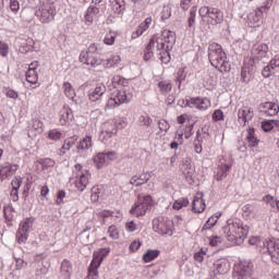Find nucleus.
<instances>
[{
    "label": "nucleus",
    "instance_id": "1",
    "mask_svg": "<svg viewBox=\"0 0 279 279\" xmlns=\"http://www.w3.org/2000/svg\"><path fill=\"white\" fill-rule=\"evenodd\" d=\"M220 234L229 245H243L250 234V227L239 218H229L221 228Z\"/></svg>",
    "mask_w": 279,
    "mask_h": 279
},
{
    "label": "nucleus",
    "instance_id": "2",
    "mask_svg": "<svg viewBox=\"0 0 279 279\" xmlns=\"http://www.w3.org/2000/svg\"><path fill=\"white\" fill-rule=\"evenodd\" d=\"M112 83L114 84L117 90L113 92L111 97L108 99V108H119V106H122V104H129V101H132V93H130V88L125 86L128 84L125 78L121 76H114L112 78Z\"/></svg>",
    "mask_w": 279,
    "mask_h": 279
},
{
    "label": "nucleus",
    "instance_id": "3",
    "mask_svg": "<svg viewBox=\"0 0 279 279\" xmlns=\"http://www.w3.org/2000/svg\"><path fill=\"white\" fill-rule=\"evenodd\" d=\"M208 56L211 66L220 71V73H228L230 71L228 56L219 44H210Z\"/></svg>",
    "mask_w": 279,
    "mask_h": 279
},
{
    "label": "nucleus",
    "instance_id": "4",
    "mask_svg": "<svg viewBox=\"0 0 279 279\" xmlns=\"http://www.w3.org/2000/svg\"><path fill=\"white\" fill-rule=\"evenodd\" d=\"M70 184L83 193V191H86L88 184H90V172L84 169L82 165L76 163L74 166L73 177L70 179Z\"/></svg>",
    "mask_w": 279,
    "mask_h": 279
},
{
    "label": "nucleus",
    "instance_id": "5",
    "mask_svg": "<svg viewBox=\"0 0 279 279\" xmlns=\"http://www.w3.org/2000/svg\"><path fill=\"white\" fill-rule=\"evenodd\" d=\"M153 230L160 236H173L175 234V225L169 218H158L153 222Z\"/></svg>",
    "mask_w": 279,
    "mask_h": 279
},
{
    "label": "nucleus",
    "instance_id": "6",
    "mask_svg": "<svg viewBox=\"0 0 279 279\" xmlns=\"http://www.w3.org/2000/svg\"><path fill=\"white\" fill-rule=\"evenodd\" d=\"M205 23L209 25H219L223 23V13L215 8L202 7L198 11Z\"/></svg>",
    "mask_w": 279,
    "mask_h": 279
},
{
    "label": "nucleus",
    "instance_id": "7",
    "mask_svg": "<svg viewBox=\"0 0 279 279\" xmlns=\"http://www.w3.org/2000/svg\"><path fill=\"white\" fill-rule=\"evenodd\" d=\"M151 206H154V198H151V196L149 195L142 196L132 206L130 213L134 217H144V215L147 214V210H149Z\"/></svg>",
    "mask_w": 279,
    "mask_h": 279
},
{
    "label": "nucleus",
    "instance_id": "8",
    "mask_svg": "<svg viewBox=\"0 0 279 279\" xmlns=\"http://www.w3.org/2000/svg\"><path fill=\"white\" fill-rule=\"evenodd\" d=\"M117 158L116 151L98 153L93 157L94 167L96 169H104V167H108V163L117 160Z\"/></svg>",
    "mask_w": 279,
    "mask_h": 279
},
{
    "label": "nucleus",
    "instance_id": "9",
    "mask_svg": "<svg viewBox=\"0 0 279 279\" xmlns=\"http://www.w3.org/2000/svg\"><path fill=\"white\" fill-rule=\"evenodd\" d=\"M252 276V264L247 260H242L234 266L233 278L247 279Z\"/></svg>",
    "mask_w": 279,
    "mask_h": 279
},
{
    "label": "nucleus",
    "instance_id": "10",
    "mask_svg": "<svg viewBox=\"0 0 279 279\" xmlns=\"http://www.w3.org/2000/svg\"><path fill=\"white\" fill-rule=\"evenodd\" d=\"M114 136V120H108L100 126L98 138L101 143H108Z\"/></svg>",
    "mask_w": 279,
    "mask_h": 279
},
{
    "label": "nucleus",
    "instance_id": "11",
    "mask_svg": "<svg viewBox=\"0 0 279 279\" xmlns=\"http://www.w3.org/2000/svg\"><path fill=\"white\" fill-rule=\"evenodd\" d=\"M80 62H82V64H86V66H90L92 69H99L105 64V61L101 58L93 56V53L88 51H83L80 54Z\"/></svg>",
    "mask_w": 279,
    "mask_h": 279
},
{
    "label": "nucleus",
    "instance_id": "12",
    "mask_svg": "<svg viewBox=\"0 0 279 279\" xmlns=\"http://www.w3.org/2000/svg\"><path fill=\"white\" fill-rule=\"evenodd\" d=\"M36 16L39 17L40 23H51L53 16H56V8L51 4H46L36 12Z\"/></svg>",
    "mask_w": 279,
    "mask_h": 279
},
{
    "label": "nucleus",
    "instance_id": "13",
    "mask_svg": "<svg viewBox=\"0 0 279 279\" xmlns=\"http://www.w3.org/2000/svg\"><path fill=\"white\" fill-rule=\"evenodd\" d=\"M246 23L248 27H260L265 23L263 9H256L247 14Z\"/></svg>",
    "mask_w": 279,
    "mask_h": 279
},
{
    "label": "nucleus",
    "instance_id": "14",
    "mask_svg": "<svg viewBox=\"0 0 279 279\" xmlns=\"http://www.w3.org/2000/svg\"><path fill=\"white\" fill-rule=\"evenodd\" d=\"M155 43H158L159 47L160 45H165L166 47H170V49H172L173 45L175 44V33L170 29H165L161 33L160 38H155Z\"/></svg>",
    "mask_w": 279,
    "mask_h": 279
},
{
    "label": "nucleus",
    "instance_id": "15",
    "mask_svg": "<svg viewBox=\"0 0 279 279\" xmlns=\"http://www.w3.org/2000/svg\"><path fill=\"white\" fill-rule=\"evenodd\" d=\"M93 149V136L86 135L77 143V154L81 156H88V153Z\"/></svg>",
    "mask_w": 279,
    "mask_h": 279
},
{
    "label": "nucleus",
    "instance_id": "16",
    "mask_svg": "<svg viewBox=\"0 0 279 279\" xmlns=\"http://www.w3.org/2000/svg\"><path fill=\"white\" fill-rule=\"evenodd\" d=\"M190 105L193 106L196 110H201V112H205V110H208L211 108L213 102L209 98L206 97H196L191 98Z\"/></svg>",
    "mask_w": 279,
    "mask_h": 279
},
{
    "label": "nucleus",
    "instance_id": "17",
    "mask_svg": "<svg viewBox=\"0 0 279 279\" xmlns=\"http://www.w3.org/2000/svg\"><path fill=\"white\" fill-rule=\"evenodd\" d=\"M108 254H110V247L96 250L93 254V260H92L93 267L95 268L101 267V263H104V258H106Z\"/></svg>",
    "mask_w": 279,
    "mask_h": 279
},
{
    "label": "nucleus",
    "instance_id": "18",
    "mask_svg": "<svg viewBox=\"0 0 279 279\" xmlns=\"http://www.w3.org/2000/svg\"><path fill=\"white\" fill-rule=\"evenodd\" d=\"M192 210L196 214H202L206 210V201L204 199V193L197 192L192 203Z\"/></svg>",
    "mask_w": 279,
    "mask_h": 279
},
{
    "label": "nucleus",
    "instance_id": "19",
    "mask_svg": "<svg viewBox=\"0 0 279 279\" xmlns=\"http://www.w3.org/2000/svg\"><path fill=\"white\" fill-rule=\"evenodd\" d=\"M267 250L272 263L279 265V240L272 239L267 242Z\"/></svg>",
    "mask_w": 279,
    "mask_h": 279
},
{
    "label": "nucleus",
    "instance_id": "20",
    "mask_svg": "<svg viewBox=\"0 0 279 279\" xmlns=\"http://www.w3.org/2000/svg\"><path fill=\"white\" fill-rule=\"evenodd\" d=\"M239 123L241 125H247L252 119H254V109L250 107H244L239 110L238 113Z\"/></svg>",
    "mask_w": 279,
    "mask_h": 279
},
{
    "label": "nucleus",
    "instance_id": "21",
    "mask_svg": "<svg viewBox=\"0 0 279 279\" xmlns=\"http://www.w3.org/2000/svg\"><path fill=\"white\" fill-rule=\"evenodd\" d=\"M153 21L154 20L151 19V16L146 17L145 21H143L136 27V29L132 33L131 38H133V39L141 38V36H143V34H145V32H147V29H149Z\"/></svg>",
    "mask_w": 279,
    "mask_h": 279
},
{
    "label": "nucleus",
    "instance_id": "22",
    "mask_svg": "<svg viewBox=\"0 0 279 279\" xmlns=\"http://www.w3.org/2000/svg\"><path fill=\"white\" fill-rule=\"evenodd\" d=\"M151 175L148 172H140L134 174L131 180L130 184L133 186H143V184H147Z\"/></svg>",
    "mask_w": 279,
    "mask_h": 279
},
{
    "label": "nucleus",
    "instance_id": "23",
    "mask_svg": "<svg viewBox=\"0 0 279 279\" xmlns=\"http://www.w3.org/2000/svg\"><path fill=\"white\" fill-rule=\"evenodd\" d=\"M159 41H156V37H154L153 39H150L149 44L146 47V50L144 52V60L146 62H149V60H151V58H154V51H158L160 50V45H158Z\"/></svg>",
    "mask_w": 279,
    "mask_h": 279
},
{
    "label": "nucleus",
    "instance_id": "24",
    "mask_svg": "<svg viewBox=\"0 0 279 279\" xmlns=\"http://www.w3.org/2000/svg\"><path fill=\"white\" fill-rule=\"evenodd\" d=\"M269 53V47L266 44H257L253 48V57L256 60H263V58H267Z\"/></svg>",
    "mask_w": 279,
    "mask_h": 279
},
{
    "label": "nucleus",
    "instance_id": "25",
    "mask_svg": "<svg viewBox=\"0 0 279 279\" xmlns=\"http://www.w3.org/2000/svg\"><path fill=\"white\" fill-rule=\"evenodd\" d=\"M19 169V166L14 163H4L2 168L0 169V178L1 180H8L11 175H14L16 173V170Z\"/></svg>",
    "mask_w": 279,
    "mask_h": 279
},
{
    "label": "nucleus",
    "instance_id": "26",
    "mask_svg": "<svg viewBox=\"0 0 279 279\" xmlns=\"http://www.w3.org/2000/svg\"><path fill=\"white\" fill-rule=\"evenodd\" d=\"M260 110L268 117H276L279 112V106L276 102H263L260 105Z\"/></svg>",
    "mask_w": 279,
    "mask_h": 279
},
{
    "label": "nucleus",
    "instance_id": "27",
    "mask_svg": "<svg viewBox=\"0 0 279 279\" xmlns=\"http://www.w3.org/2000/svg\"><path fill=\"white\" fill-rule=\"evenodd\" d=\"M106 93V85L98 84L92 92L89 93V100L92 101H99L104 94Z\"/></svg>",
    "mask_w": 279,
    "mask_h": 279
},
{
    "label": "nucleus",
    "instance_id": "28",
    "mask_svg": "<svg viewBox=\"0 0 279 279\" xmlns=\"http://www.w3.org/2000/svg\"><path fill=\"white\" fill-rule=\"evenodd\" d=\"M159 59L163 64H169L171 62V56L169 54V51H171V46H166L165 44H160L159 50Z\"/></svg>",
    "mask_w": 279,
    "mask_h": 279
},
{
    "label": "nucleus",
    "instance_id": "29",
    "mask_svg": "<svg viewBox=\"0 0 279 279\" xmlns=\"http://www.w3.org/2000/svg\"><path fill=\"white\" fill-rule=\"evenodd\" d=\"M216 274L223 275L230 271V262L228 259H218L215 263Z\"/></svg>",
    "mask_w": 279,
    "mask_h": 279
},
{
    "label": "nucleus",
    "instance_id": "30",
    "mask_svg": "<svg viewBox=\"0 0 279 279\" xmlns=\"http://www.w3.org/2000/svg\"><path fill=\"white\" fill-rule=\"evenodd\" d=\"M222 215L223 214L221 211H217L214 215H211L203 226V230H213V228L217 226L219 219H221Z\"/></svg>",
    "mask_w": 279,
    "mask_h": 279
},
{
    "label": "nucleus",
    "instance_id": "31",
    "mask_svg": "<svg viewBox=\"0 0 279 279\" xmlns=\"http://www.w3.org/2000/svg\"><path fill=\"white\" fill-rule=\"evenodd\" d=\"M71 274H73V266H71L69 260H63L61 264L60 279H71Z\"/></svg>",
    "mask_w": 279,
    "mask_h": 279
},
{
    "label": "nucleus",
    "instance_id": "32",
    "mask_svg": "<svg viewBox=\"0 0 279 279\" xmlns=\"http://www.w3.org/2000/svg\"><path fill=\"white\" fill-rule=\"evenodd\" d=\"M34 217L24 218L20 221L17 229L29 233L32 232V228H34Z\"/></svg>",
    "mask_w": 279,
    "mask_h": 279
},
{
    "label": "nucleus",
    "instance_id": "33",
    "mask_svg": "<svg viewBox=\"0 0 279 279\" xmlns=\"http://www.w3.org/2000/svg\"><path fill=\"white\" fill-rule=\"evenodd\" d=\"M230 171V165L221 163L218 166V170L216 173V180L221 181L228 178V172Z\"/></svg>",
    "mask_w": 279,
    "mask_h": 279
},
{
    "label": "nucleus",
    "instance_id": "34",
    "mask_svg": "<svg viewBox=\"0 0 279 279\" xmlns=\"http://www.w3.org/2000/svg\"><path fill=\"white\" fill-rule=\"evenodd\" d=\"M71 121H73V110L70 108H63L61 111L60 123H62V125H69Z\"/></svg>",
    "mask_w": 279,
    "mask_h": 279
},
{
    "label": "nucleus",
    "instance_id": "35",
    "mask_svg": "<svg viewBox=\"0 0 279 279\" xmlns=\"http://www.w3.org/2000/svg\"><path fill=\"white\" fill-rule=\"evenodd\" d=\"M27 239H29V232L23 231V229H17L15 233V241L19 245H25L27 243Z\"/></svg>",
    "mask_w": 279,
    "mask_h": 279
},
{
    "label": "nucleus",
    "instance_id": "36",
    "mask_svg": "<svg viewBox=\"0 0 279 279\" xmlns=\"http://www.w3.org/2000/svg\"><path fill=\"white\" fill-rule=\"evenodd\" d=\"M157 256H160V251L148 250L144 253L142 259L144 260V263H151L153 260H156Z\"/></svg>",
    "mask_w": 279,
    "mask_h": 279
},
{
    "label": "nucleus",
    "instance_id": "37",
    "mask_svg": "<svg viewBox=\"0 0 279 279\" xmlns=\"http://www.w3.org/2000/svg\"><path fill=\"white\" fill-rule=\"evenodd\" d=\"M97 14H99V9L96 7H89L85 13V21L87 23H93V21L97 19Z\"/></svg>",
    "mask_w": 279,
    "mask_h": 279
},
{
    "label": "nucleus",
    "instance_id": "38",
    "mask_svg": "<svg viewBox=\"0 0 279 279\" xmlns=\"http://www.w3.org/2000/svg\"><path fill=\"white\" fill-rule=\"evenodd\" d=\"M119 64H121V56L113 54L105 61L104 66L112 68L119 66Z\"/></svg>",
    "mask_w": 279,
    "mask_h": 279
},
{
    "label": "nucleus",
    "instance_id": "39",
    "mask_svg": "<svg viewBox=\"0 0 279 279\" xmlns=\"http://www.w3.org/2000/svg\"><path fill=\"white\" fill-rule=\"evenodd\" d=\"M63 92L68 99H74L76 97L75 89L69 82L63 83Z\"/></svg>",
    "mask_w": 279,
    "mask_h": 279
},
{
    "label": "nucleus",
    "instance_id": "40",
    "mask_svg": "<svg viewBox=\"0 0 279 279\" xmlns=\"http://www.w3.org/2000/svg\"><path fill=\"white\" fill-rule=\"evenodd\" d=\"M250 245H254V247H258L259 252H265V242L260 240V236H252L248 240Z\"/></svg>",
    "mask_w": 279,
    "mask_h": 279
},
{
    "label": "nucleus",
    "instance_id": "41",
    "mask_svg": "<svg viewBox=\"0 0 279 279\" xmlns=\"http://www.w3.org/2000/svg\"><path fill=\"white\" fill-rule=\"evenodd\" d=\"M26 82L28 84H34L36 87H38V72L36 71H27L26 72Z\"/></svg>",
    "mask_w": 279,
    "mask_h": 279
},
{
    "label": "nucleus",
    "instance_id": "42",
    "mask_svg": "<svg viewBox=\"0 0 279 279\" xmlns=\"http://www.w3.org/2000/svg\"><path fill=\"white\" fill-rule=\"evenodd\" d=\"M111 8L116 14H121L123 10H125V1L124 0H114L111 3Z\"/></svg>",
    "mask_w": 279,
    "mask_h": 279
},
{
    "label": "nucleus",
    "instance_id": "43",
    "mask_svg": "<svg viewBox=\"0 0 279 279\" xmlns=\"http://www.w3.org/2000/svg\"><path fill=\"white\" fill-rule=\"evenodd\" d=\"M186 206H189V198L182 197L174 201L172 208L173 210H182V208H186Z\"/></svg>",
    "mask_w": 279,
    "mask_h": 279
},
{
    "label": "nucleus",
    "instance_id": "44",
    "mask_svg": "<svg viewBox=\"0 0 279 279\" xmlns=\"http://www.w3.org/2000/svg\"><path fill=\"white\" fill-rule=\"evenodd\" d=\"M250 75H252V66H248L245 63L244 66L242 68V72H241V82H243L245 84V82H247V80H250Z\"/></svg>",
    "mask_w": 279,
    "mask_h": 279
},
{
    "label": "nucleus",
    "instance_id": "45",
    "mask_svg": "<svg viewBox=\"0 0 279 279\" xmlns=\"http://www.w3.org/2000/svg\"><path fill=\"white\" fill-rule=\"evenodd\" d=\"M107 232H108L109 236L112 239V241H117V240H119V236H121V233L119 232V227H117L114 225H111L108 228Z\"/></svg>",
    "mask_w": 279,
    "mask_h": 279
},
{
    "label": "nucleus",
    "instance_id": "46",
    "mask_svg": "<svg viewBox=\"0 0 279 279\" xmlns=\"http://www.w3.org/2000/svg\"><path fill=\"white\" fill-rule=\"evenodd\" d=\"M209 241V245L211 247H219V245H221V243H223V236L221 235H210L208 238Z\"/></svg>",
    "mask_w": 279,
    "mask_h": 279
},
{
    "label": "nucleus",
    "instance_id": "47",
    "mask_svg": "<svg viewBox=\"0 0 279 279\" xmlns=\"http://www.w3.org/2000/svg\"><path fill=\"white\" fill-rule=\"evenodd\" d=\"M56 167V161L51 158H46L41 161V169L43 171H49Z\"/></svg>",
    "mask_w": 279,
    "mask_h": 279
},
{
    "label": "nucleus",
    "instance_id": "48",
    "mask_svg": "<svg viewBox=\"0 0 279 279\" xmlns=\"http://www.w3.org/2000/svg\"><path fill=\"white\" fill-rule=\"evenodd\" d=\"M3 93H4L5 97H8V99L16 100L20 97L19 92H16V90H14L13 88H10V87H4Z\"/></svg>",
    "mask_w": 279,
    "mask_h": 279
},
{
    "label": "nucleus",
    "instance_id": "49",
    "mask_svg": "<svg viewBox=\"0 0 279 279\" xmlns=\"http://www.w3.org/2000/svg\"><path fill=\"white\" fill-rule=\"evenodd\" d=\"M21 184H23V182L21 181V179H14L12 181V192L11 194L15 196V199H19V189H21Z\"/></svg>",
    "mask_w": 279,
    "mask_h": 279
},
{
    "label": "nucleus",
    "instance_id": "50",
    "mask_svg": "<svg viewBox=\"0 0 279 279\" xmlns=\"http://www.w3.org/2000/svg\"><path fill=\"white\" fill-rule=\"evenodd\" d=\"M160 17L162 19V21H167L171 19V7L169 5L161 7Z\"/></svg>",
    "mask_w": 279,
    "mask_h": 279
},
{
    "label": "nucleus",
    "instance_id": "51",
    "mask_svg": "<svg viewBox=\"0 0 279 279\" xmlns=\"http://www.w3.org/2000/svg\"><path fill=\"white\" fill-rule=\"evenodd\" d=\"M4 218L9 222L14 221V208L12 206L4 207Z\"/></svg>",
    "mask_w": 279,
    "mask_h": 279
},
{
    "label": "nucleus",
    "instance_id": "52",
    "mask_svg": "<svg viewBox=\"0 0 279 279\" xmlns=\"http://www.w3.org/2000/svg\"><path fill=\"white\" fill-rule=\"evenodd\" d=\"M16 271H22V269H27V262L21 257H14Z\"/></svg>",
    "mask_w": 279,
    "mask_h": 279
},
{
    "label": "nucleus",
    "instance_id": "53",
    "mask_svg": "<svg viewBox=\"0 0 279 279\" xmlns=\"http://www.w3.org/2000/svg\"><path fill=\"white\" fill-rule=\"evenodd\" d=\"M116 38H117V33L109 32L106 34V36L104 38V43H105V45L112 46V45H114Z\"/></svg>",
    "mask_w": 279,
    "mask_h": 279
},
{
    "label": "nucleus",
    "instance_id": "54",
    "mask_svg": "<svg viewBox=\"0 0 279 279\" xmlns=\"http://www.w3.org/2000/svg\"><path fill=\"white\" fill-rule=\"evenodd\" d=\"M159 88L160 92L163 93V95H167V93H171V83L168 81H161L159 82Z\"/></svg>",
    "mask_w": 279,
    "mask_h": 279
},
{
    "label": "nucleus",
    "instance_id": "55",
    "mask_svg": "<svg viewBox=\"0 0 279 279\" xmlns=\"http://www.w3.org/2000/svg\"><path fill=\"white\" fill-rule=\"evenodd\" d=\"M207 253L208 248H201L194 254V260H196V263H204V256H206Z\"/></svg>",
    "mask_w": 279,
    "mask_h": 279
},
{
    "label": "nucleus",
    "instance_id": "56",
    "mask_svg": "<svg viewBox=\"0 0 279 279\" xmlns=\"http://www.w3.org/2000/svg\"><path fill=\"white\" fill-rule=\"evenodd\" d=\"M175 80L179 84H182L186 80V68H181L177 71Z\"/></svg>",
    "mask_w": 279,
    "mask_h": 279
},
{
    "label": "nucleus",
    "instance_id": "57",
    "mask_svg": "<svg viewBox=\"0 0 279 279\" xmlns=\"http://www.w3.org/2000/svg\"><path fill=\"white\" fill-rule=\"evenodd\" d=\"M32 129L37 132V134H40L45 130V124L40 120H34L32 124Z\"/></svg>",
    "mask_w": 279,
    "mask_h": 279
},
{
    "label": "nucleus",
    "instance_id": "58",
    "mask_svg": "<svg viewBox=\"0 0 279 279\" xmlns=\"http://www.w3.org/2000/svg\"><path fill=\"white\" fill-rule=\"evenodd\" d=\"M48 138L50 141H60V138H62V133L56 129L50 130L48 132Z\"/></svg>",
    "mask_w": 279,
    "mask_h": 279
},
{
    "label": "nucleus",
    "instance_id": "59",
    "mask_svg": "<svg viewBox=\"0 0 279 279\" xmlns=\"http://www.w3.org/2000/svg\"><path fill=\"white\" fill-rule=\"evenodd\" d=\"M263 202L267 206H271V208H274L278 201H276V198L272 195L267 194L263 197Z\"/></svg>",
    "mask_w": 279,
    "mask_h": 279
},
{
    "label": "nucleus",
    "instance_id": "60",
    "mask_svg": "<svg viewBox=\"0 0 279 279\" xmlns=\"http://www.w3.org/2000/svg\"><path fill=\"white\" fill-rule=\"evenodd\" d=\"M8 1H9V7L11 12H13V14H16V12L21 10V3H19V0H8Z\"/></svg>",
    "mask_w": 279,
    "mask_h": 279
},
{
    "label": "nucleus",
    "instance_id": "61",
    "mask_svg": "<svg viewBox=\"0 0 279 279\" xmlns=\"http://www.w3.org/2000/svg\"><path fill=\"white\" fill-rule=\"evenodd\" d=\"M101 198V189L99 187H94L92 190V195H90V199L92 202H97L98 199Z\"/></svg>",
    "mask_w": 279,
    "mask_h": 279
},
{
    "label": "nucleus",
    "instance_id": "62",
    "mask_svg": "<svg viewBox=\"0 0 279 279\" xmlns=\"http://www.w3.org/2000/svg\"><path fill=\"white\" fill-rule=\"evenodd\" d=\"M97 269H99V268H95V266H93V264H90L89 274L87 276V279H99V271H97Z\"/></svg>",
    "mask_w": 279,
    "mask_h": 279
},
{
    "label": "nucleus",
    "instance_id": "63",
    "mask_svg": "<svg viewBox=\"0 0 279 279\" xmlns=\"http://www.w3.org/2000/svg\"><path fill=\"white\" fill-rule=\"evenodd\" d=\"M141 241L140 240H134L131 242L130 246H129V251L134 254L136 253L137 250H141Z\"/></svg>",
    "mask_w": 279,
    "mask_h": 279
},
{
    "label": "nucleus",
    "instance_id": "64",
    "mask_svg": "<svg viewBox=\"0 0 279 279\" xmlns=\"http://www.w3.org/2000/svg\"><path fill=\"white\" fill-rule=\"evenodd\" d=\"M213 121H223V111L221 109H217L213 113Z\"/></svg>",
    "mask_w": 279,
    "mask_h": 279
}]
</instances>
